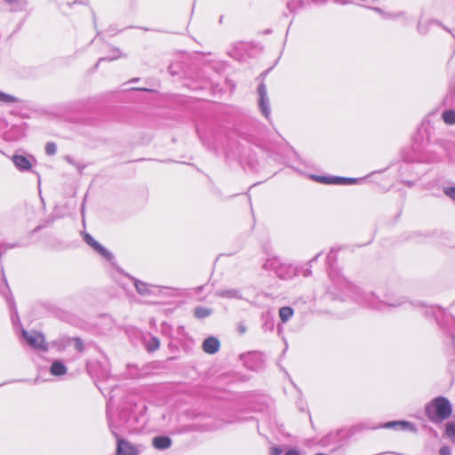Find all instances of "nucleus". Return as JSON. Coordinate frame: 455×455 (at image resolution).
Segmentation results:
<instances>
[{
	"label": "nucleus",
	"instance_id": "obj_24",
	"mask_svg": "<svg viewBox=\"0 0 455 455\" xmlns=\"http://www.w3.org/2000/svg\"><path fill=\"white\" fill-rule=\"evenodd\" d=\"M286 455H300V454L295 450H291L286 453Z\"/></svg>",
	"mask_w": 455,
	"mask_h": 455
},
{
	"label": "nucleus",
	"instance_id": "obj_10",
	"mask_svg": "<svg viewBox=\"0 0 455 455\" xmlns=\"http://www.w3.org/2000/svg\"><path fill=\"white\" fill-rule=\"evenodd\" d=\"M317 180L323 182V183H347V182H354L355 180L352 179H343V178H326V177H319L316 179Z\"/></svg>",
	"mask_w": 455,
	"mask_h": 455
},
{
	"label": "nucleus",
	"instance_id": "obj_18",
	"mask_svg": "<svg viewBox=\"0 0 455 455\" xmlns=\"http://www.w3.org/2000/svg\"><path fill=\"white\" fill-rule=\"evenodd\" d=\"M160 346V342L157 339L153 338L148 344V349L149 351L156 350Z\"/></svg>",
	"mask_w": 455,
	"mask_h": 455
},
{
	"label": "nucleus",
	"instance_id": "obj_11",
	"mask_svg": "<svg viewBox=\"0 0 455 455\" xmlns=\"http://www.w3.org/2000/svg\"><path fill=\"white\" fill-rule=\"evenodd\" d=\"M445 435L455 443V423L449 422L445 427Z\"/></svg>",
	"mask_w": 455,
	"mask_h": 455
},
{
	"label": "nucleus",
	"instance_id": "obj_17",
	"mask_svg": "<svg viewBox=\"0 0 455 455\" xmlns=\"http://www.w3.org/2000/svg\"><path fill=\"white\" fill-rule=\"evenodd\" d=\"M135 287L139 293L145 295L148 292V285L142 282L136 281Z\"/></svg>",
	"mask_w": 455,
	"mask_h": 455
},
{
	"label": "nucleus",
	"instance_id": "obj_7",
	"mask_svg": "<svg viewBox=\"0 0 455 455\" xmlns=\"http://www.w3.org/2000/svg\"><path fill=\"white\" fill-rule=\"evenodd\" d=\"M152 444L157 450H165L172 445V440L167 436H156L152 440Z\"/></svg>",
	"mask_w": 455,
	"mask_h": 455
},
{
	"label": "nucleus",
	"instance_id": "obj_6",
	"mask_svg": "<svg viewBox=\"0 0 455 455\" xmlns=\"http://www.w3.org/2000/svg\"><path fill=\"white\" fill-rule=\"evenodd\" d=\"M203 348L207 354H214L220 348V342L215 338H208L204 340Z\"/></svg>",
	"mask_w": 455,
	"mask_h": 455
},
{
	"label": "nucleus",
	"instance_id": "obj_22",
	"mask_svg": "<svg viewBox=\"0 0 455 455\" xmlns=\"http://www.w3.org/2000/svg\"><path fill=\"white\" fill-rule=\"evenodd\" d=\"M75 347L79 351L83 349V343L80 339H75Z\"/></svg>",
	"mask_w": 455,
	"mask_h": 455
},
{
	"label": "nucleus",
	"instance_id": "obj_25",
	"mask_svg": "<svg viewBox=\"0 0 455 455\" xmlns=\"http://www.w3.org/2000/svg\"><path fill=\"white\" fill-rule=\"evenodd\" d=\"M429 26H439L437 21H433L429 24Z\"/></svg>",
	"mask_w": 455,
	"mask_h": 455
},
{
	"label": "nucleus",
	"instance_id": "obj_8",
	"mask_svg": "<svg viewBox=\"0 0 455 455\" xmlns=\"http://www.w3.org/2000/svg\"><path fill=\"white\" fill-rule=\"evenodd\" d=\"M12 162L20 171L29 170L32 166L27 157L20 155H14L12 156Z\"/></svg>",
	"mask_w": 455,
	"mask_h": 455
},
{
	"label": "nucleus",
	"instance_id": "obj_3",
	"mask_svg": "<svg viewBox=\"0 0 455 455\" xmlns=\"http://www.w3.org/2000/svg\"><path fill=\"white\" fill-rule=\"evenodd\" d=\"M139 449L130 442L116 436V455H138Z\"/></svg>",
	"mask_w": 455,
	"mask_h": 455
},
{
	"label": "nucleus",
	"instance_id": "obj_13",
	"mask_svg": "<svg viewBox=\"0 0 455 455\" xmlns=\"http://www.w3.org/2000/svg\"><path fill=\"white\" fill-rule=\"evenodd\" d=\"M443 119L444 123L447 124H455V111H445L443 114Z\"/></svg>",
	"mask_w": 455,
	"mask_h": 455
},
{
	"label": "nucleus",
	"instance_id": "obj_16",
	"mask_svg": "<svg viewBox=\"0 0 455 455\" xmlns=\"http://www.w3.org/2000/svg\"><path fill=\"white\" fill-rule=\"evenodd\" d=\"M0 101L5 102V103H13L17 101V98H15L12 95L6 94L0 92Z\"/></svg>",
	"mask_w": 455,
	"mask_h": 455
},
{
	"label": "nucleus",
	"instance_id": "obj_15",
	"mask_svg": "<svg viewBox=\"0 0 455 455\" xmlns=\"http://www.w3.org/2000/svg\"><path fill=\"white\" fill-rule=\"evenodd\" d=\"M211 314V310L205 307H198L195 310V315L198 318H204Z\"/></svg>",
	"mask_w": 455,
	"mask_h": 455
},
{
	"label": "nucleus",
	"instance_id": "obj_2",
	"mask_svg": "<svg viewBox=\"0 0 455 455\" xmlns=\"http://www.w3.org/2000/svg\"><path fill=\"white\" fill-rule=\"evenodd\" d=\"M23 337L28 344L36 349H46V344L44 336L36 331H22Z\"/></svg>",
	"mask_w": 455,
	"mask_h": 455
},
{
	"label": "nucleus",
	"instance_id": "obj_4",
	"mask_svg": "<svg viewBox=\"0 0 455 455\" xmlns=\"http://www.w3.org/2000/svg\"><path fill=\"white\" fill-rule=\"evenodd\" d=\"M84 238L89 245H91L96 251H98L104 258H106L107 259H112V254L107 249L101 246L97 241H95L92 235H90L89 234H85L84 235Z\"/></svg>",
	"mask_w": 455,
	"mask_h": 455
},
{
	"label": "nucleus",
	"instance_id": "obj_19",
	"mask_svg": "<svg viewBox=\"0 0 455 455\" xmlns=\"http://www.w3.org/2000/svg\"><path fill=\"white\" fill-rule=\"evenodd\" d=\"M45 152L50 156L54 155L56 152V145L52 142H48L45 146Z\"/></svg>",
	"mask_w": 455,
	"mask_h": 455
},
{
	"label": "nucleus",
	"instance_id": "obj_1",
	"mask_svg": "<svg viewBox=\"0 0 455 455\" xmlns=\"http://www.w3.org/2000/svg\"><path fill=\"white\" fill-rule=\"evenodd\" d=\"M427 412L429 418L443 420L451 415V405L447 399L438 397L427 405Z\"/></svg>",
	"mask_w": 455,
	"mask_h": 455
},
{
	"label": "nucleus",
	"instance_id": "obj_9",
	"mask_svg": "<svg viewBox=\"0 0 455 455\" xmlns=\"http://www.w3.org/2000/svg\"><path fill=\"white\" fill-rule=\"evenodd\" d=\"M51 372L56 376L64 375L66 373V367L60 362H54L51 366Z\"/></svg>",
	"mask_w": 455,
	"mask_h": 455
},
{
	"label": "nucleus",
	"instance_id": "obj_20",
	"mask_svg": "<svg viewBox=\"0 0 455 455\" xmlns=\"http://www.w3.org/2000/svg\"><path fill=\"white\" fill-rule=\"evenodd\" d=\"M444 194L448 196L450 198L455 200V187L445 188Z\"/></svg>",
	"mask_w": 455,
	"mask_h": 455
},
{
	"label": "nucleus",
	"instance_id": "obj_14",
	"mask_svg": "<svg viewBox=\"0 0 455 455\" xmlns=\"http://www.w3.org/2000/svg\"><path fill=\"white\" fill-rule=\"evenodd\" d=\"M394 426H401L403 428H409L411 430L414 429L413 427L406 421H393L385 425L386 427H392Z\"/></svg>",
	"mask_w": 455,
	"mask_h": 455
},
{
	"label": "nucleus",
	"instance_id": "obj_23",
	"mask_svg": "<svg viewBox=\"0 0 455 455\" xmlns=\"http://www.w3.org/2000/svg\"><path fill=\"white\" fill-rule=\"evenodd\" d=\"M282 452V451L279 448H272L271 453L273 455H279Z\"/></svg>",
	"mask_w": 455,
	"mask_h": 455
},
{
	"label": "nucleus",
	"instance_id": "obj_21",
	"mask_svg": "<svg viewBox=\"0 0 455 455\" xmlns=\"http://www.w3.org/2000/svg\"><path fill=\"white\" fill-rule=\"evenodd\" d=\"M440 454L441 455H451L450 448L447 447V446H444V447L441 448Z\"/></svg>",
	"mask_w": 455,
	"mask_h": 455
},
{
	"label": "nucleus",
	"instance_id": "obj_12",
	"mask_svg": "<svg viewBox=\"0 0 455 455\" xmlns=\"http://www.w3.org/2000/svg\"><path fill=\"white\" fill-rule=\"evenodd\" d=\"M292 315L293 310L289 307H283L279 311V315L283 322H286Z\"/></svg>",
	"mask_w": 455,
	"mask_h": 455
},
{
	"label": "nucleus",
	"instance_id": "obj_5",
	"mask_svg": "<svg viewBox=\"0 0 455 455\" xmlns=\"http://www.w3.org/2000/svg\"><path fill=\"white\" fill-rule=\"evenodd\" d=\"M259 97H260L259 108H260L263 115L267 118L270 114V109L268 107V99L267 97L266 86L263 84H261L259 86Z\"/></svg>",
	"mask_w": 455,
	"mask_h": 455
}]
</instances>
